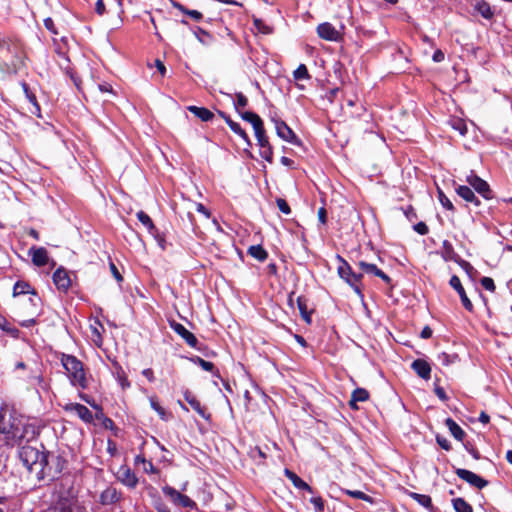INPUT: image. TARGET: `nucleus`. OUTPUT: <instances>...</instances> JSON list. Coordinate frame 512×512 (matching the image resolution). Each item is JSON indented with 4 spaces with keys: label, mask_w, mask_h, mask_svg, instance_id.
Listing matches in <instances>:
<instances>
[{
    "label": "nucleus",
    "mask_w": 512,
    "mask_h": 512,
    "mask_svg": "<svg viewBox=\"0 0 512 512\" xmlns=\"http://www.w3.org/2000/svg\"><path fill=\"white\" fill-rule=\"evenodd\" d=\"M7 412L0 405V435L3 436V440L8 446L27 448L25 443H28L34 437V430L18 418L10 416L7 420Z\"/></svg>",
    "instance_id": "1"
},
{
    "label": "nucleus",
    "mask_w": 512,
    "mask_h": 512,
    "mask_svg": "<svg viewBox=\"0 0 512 512\" xmlns=\"http://www.w3.org/2000/svg\"><path fill=\"white\" fill-rule=\"evenodd\" d=\"M66 463V459L59 454V450H46L45 456H42V466L37 471V479L57 478L65 469Z\"/></svg>",
    "instance_id": "2"
},
{
    "label": "nucleus",
    "mask_w": 512,
    "mask_h": 512,
    "mask_svg": "<svg viewBox=\"0 0 512 512\" xmlns=\"http://www.w3.org/2000/svg\"><path fill=\"white\" fill-rule=\"evenodd\" d=\"M61 364L66 370L67 376L73 386L82 390L87 389L88 380L84 371L83 363L73 355L63 353Z\"/></svg>",
    "instance_id": "3"
},
{
    "label": "nucleus",
    "mask_w": 512,
    "mask_h": 512,
    "mask_svg": "<svg viewBox=\"0 0 512 512\" xmlns=\"http://www.w3.org/2000/svg\"><path fill=\"white\" fill-rule=\"evenodd\" d=\"M337 259L341 263V265L338 267V274L340 278L348 283L360 298H363V293L360 286L363 274L353 272L349 263L340 255L337 256Z\"/></svg>",
    "instance_id": "4"
},
{
    "label": "nucleus",
    "mask_w": 512,
    "mask_h": 512,
    "mask_svg": "<svg viewBox=\"0 0 512 512\" xmlns=\"http://www.w3.org/2000/svg\"><path fill=\"white\" fill-rule=\"evenodd\" d=\"M46 450H18V457L29 473L37 476V471L42 466V456H45Z\"/></svg>",
    "instance_id": "5"
},
{
    "label": "nucleus",
    "mask_w": 512,
    "mask_h": 512,
    "mask_svg": "<svg viewBox=\"0 0 512 512\" xmlns=\"http://www.w3.org/2000/svg\"><path fill=\"white\" fill-rule=\"evenodd\" d=\"M466 182L484 199L491 200L494 197L488 182L479 177L474 171H470L466 176Z\"/></svg>",
    "instance_id": "6"
},
{
    "label": "nucleus",
    "mask_w": 512,
    "mask_h": 512,
    "mask_svg": "<svg viewBox=\"0 0 512 512\" xmlns=\"http://www.w3.org/2000/svg\"><path fill=\"white\" fill-rule=\"evenodd\" d=\"M455 473L460 479L464 480L469 485L477 489H483L488 485L487 480L483 479L482 477H480L479 475L470 470L458 468L456 469Z\"/></svg>",
    "instance_id": "7"
},
{
    "label": "nucleus",
    "mask_w": 512,
    "mask_h": 512,
    "mask_svg": "<svg viewBox=\"0 0 512 512\" xmlns=\"http://www.w3.org/2000/svg\"><path fill=\"white\" fill-rule=\"evenodd\" d=\"M115 476L119 482L128 488H135L138 484L136 474L127 465H121L115 472Z\"/></svg>",
    "instance_id": "8"
},
{
    "label": "nucleus",
    "mask_w": 512,
    "mask_h": 512,
    "mask_svg": "<svg viewBox=\"0 0 512 512\" xmlns=\"http://www.w3.org/2000/svg\"><path fill=\"white\" fill-rule=\"evenodd\" d=\"M163 491L164 494L169 496L171 501L178 506L187 508H194L196 506L195 502L191 498L172 487H166Z\"/></svg>",
    "instance_id": "9"
},
{
    "label": "nucleus",
    "mask_w": 512,
    "mask_h": 512,
    "mask_svg": "<svg viewBox=\"0 0 512 512\" xmlns=\"http://www.w3.org/2000/svg\"><path fill=\"white\" fill-rule=\"evenodd\" d=\"M169 324H170V328L176 334H178L186 342L187 345H189L192 348L197 347L198 340L192 332L187 330L181 323H178L174 320L170 321Z\"/></svg>",
    "instance_id": "10"
},
{
    "label": "nucleus",
    "mask_w": 512,
    "mask_h": 512,
    "mask_svg": "<svg viewBox=\"0 0 512 512\" xmlns=\"http://www.w3.org/2000/svg\"><path fill=\"white\" fill-rule=\"evenodd\" d=\"M449 285L458 293L461 303L464 306V308L469 312H473V309H474L473 304H472L471 300L468 298V296L465 292V289L461 284L459 277L456 275H453L450 278Z\"/></svg>",
    "instance_id": "11"
},
{
    "label": "nucleus",
    "mask_w": 512,
    "mask_h": 512,
    "mask_svg": "<svg viewBox=\"0 0 512 512\" xmlns=\"http://www.w3.org/2000/svg\"><path fill=\"white\" fill-rule=\"evenodd\" d=\"M52 278L55 286L59 291H68V289L71 286V279L68 271L65 268L59 267L58 269H56L55 272L53 273Z\"/></svg>",
    "instance_id": "12"
},
{
    "label": "nucleus",
    "mask_w": 512,
    "mask_h": 512,
    "mask_svg": "<svg viewBox=\"0 0 512 512\" xmlns=\"http://www.w3.org/2000/svg\"><path fill=\"white\" fill-rule=\"evenodd\" d=\"M277 135L292 144H298L299 140L293 130L282 120H275Z\"/></svg>",
    "instance_id": "13"
},
{
    "label": "nucleus",
    "mask_w": 512,
    "mask_h": 512,
    "mask_svg": "<svg viewBox=\"0 0 512 512\" xmlns=\"http://www.w3.org/2000/svg\"><path fill=\"white\" fill-rule=\"evenodd\" d=\"M317 34L320 38L327 41H338L340 38L339 32L329 22L319 24L317 26Z\"/></svg>",
    "instance_id": "14"
},
{
    "label": "nucleus",
    "mask_w": 512,
    "mask_h": 512,
    "mask_svg": "<svg viewBox=\"0 0 512 512\" xmlns=\"http://www.w3.org/2000/svg\"><path fill=\"white\" fill-rule=\"evenodd\" d=\"M52 512H85V508L76 500L62 499Z\"/></svg>",
    "instance_id": "15"
},
{
    "label": "nucleus",
    "mask_w": 512,
    "mask_h": 512,
    "mask_svg": "<svg viewBox=\"0 0 512 512\" xmlns=\"http://www.w3.org/2000/svg\"><path fill=\"white\" fill-rule=\"evenodd\" d=\"M358 266L363 272L370 274V275L377 276V277L381 278L385 283L391 284V281H392L391 278L386 273H384L381 269H379L375 264H371V263L361 260L358 262Z\"/></svg>",
    "instance_id": "16"
},
{
    "label": "nucleus",
    "mask_w": 512,
    "mask_h": 512,
    "mask_svg": "<svg viewBox=\"0 0 512 512\" xmlns=\"http://www.w3.org/2000/svg\"><path fill=\"white\" fill-rule=\"evenodd\" d=\"M218 114L220 117H222L229 128L237 134L239 137H241L248 145H251L250 139L248 134L245 132L244 129L240 126L239 123L233 121L230 116H228L225 112L218 110Z\"/></svg>",
    "instance_id": "17"
},
{
    "label": "nucleus",
    "mask_w": 512,
    "mask_h": 512,
    "mask_svg": "<svg viewBox=\"0 0 512 512\" xmlns=\"http://www.w3.org/2000/svg\"><path fill=\"white\" fill-rule=\"evenodd\" d=\"M29 255L32 263L37 267L45 266L48 263V252L44 247H31Z\"/></svg>",
    "instance_id": "18"
},
{
    "label": "nucleus",
    "mask_w": 512,
    "mask_h": 512,
    "mask_svg": "<svg viewBox=\"0 0 512 512\" xmlns=\"http://www.w3.org/2000/svg\"><path fill=\"white\" fill-rule=\"evenodd\" d=\"M184 399L203 419H210V413L207 412V409L201 405L200 401L190 391H185Z\"/></svg>",
    "instance_id": "19"
},
{
    "label": "nucleus",
    "mask_w": 512,
    "mask_h": 512,
    "mask_svg": "<svg viewBox=\"0 0 512 512\" xmlns=\"http://www.w3.org/2000/svg\"><path fill=\"white\" fill-rule=\"evenodd\" d=\"M21 86L26 99L31 104L29 112L37 116L38 118H41V108L37 101L36 95L30 90L29 85L27 83L23 82Z\"/></svg>",
    "instance_id": "20"
},
{
    "label": "nucleus",
    "mask_w": 512,
    "mask_h": 512,
    "mask_svg": "<svg viewBox=\"0 0 512 512\" xmlns=\"http://www.w3.org/2000/svg\"><path fill=\"white\" fill-rule=\"evenodd\" d=\"M412 370L422 379L429 380L431 377V366L424 359H416L411 364Z\"/></svg>",
    "instance_id": "21"
},
{
    "label": "nucleus",
    "mask_w": 512,
    "mask_h": 512,
    "mask_svg": "<svg viewBox=\"0 0 512 512\" xmlns=\"http://www.w3.org/2000/svg\"><path fill=\"white\" fill-rule=\"evenodd\" d=\"M67 410L74 411L78 417L86 423L93 421L92 412L84 405L79 403H72L66 407Z\"/></svg>",
    "instance_id": "22"
},
{
    "label": "nucleus",
    "mask_w": 512,
    "mask_h": 512,
    "mask_svg": "<svg viewBox=\"0 0 512 512\" xmlns=\"http://www.w3.org/2000/svg\"><path fill=\"white\" fill-rule=\"evenodd\" d=\"M285 476L293 483V485L300 490L308 491L309 493H313V489L310 485H308L304 480H302L296 473L291 471L288 468L284 469Z\"/></svg>",
    "instance_id": "23"
},
{
    "label": "nucleus",
    "mask_w": 512,
    "mask_h": 512,
    "mask_svg": "<svg viewBox=\"0 0 512 512\" xmlns=\"http://www.w3.org/2000/svg\"><path fill=\"white\" fill-rule=\"evenodd\" d=\"M369 399V392L365 388H356L352 394L349 401V407L353 410L358 409V402H364Z\"/></svg>",
    "instance_id": "24"
},
{
    "label": "nucleus",
    "mask_w": 512,
    "mask_h": 512,
    "mask_svg": "<svg viewBox=\"0 0 512 512\" xmlns=\"http://www.w3.org/2000/svg\"><path fill=\"white\" fill-rule=\"evenodd\" d=\"M187 109L203 122L211 121L214 118V113L205 107L191 105Z\"/></svg>",
    "instance_id": "25"
},
{
    "label": "nucleus",
    "mask_w": 512,
    "mask_h": 512,
    "mask_svg": "<svg viewBox=\"0 0 512 512\" xmlns=\"http://www.w3.org/2000/svg\"><path fill=\"white\" fill-rule=\"evenodd\" d=\"M442 258L445 261H454L457 263L461 257L455 252L453 245L448 241L444 240L442 243Z\"/></svg>",
    "instance_id": "26"
},
{
    "label": "nucleus",
    "mask_w": 512,
    "mask_h": 512,
    "mask_svg": "<svg viewBox=\"0 0 512 512\" xmlns=\"http://www.w3.org/2000/svg\"><path fill=\"white\" fill-rule=\"evenodd\" d=\"M297 307L299 309L302 319L307 323H311V311L308 309V300L304 296L297 297Z\"/></svg>",
    "instance_id": "27"
},
{
    "label": "nucleus",
    "mask_w": 512,
    "mask_h": 512,
    "mask_svg": "<svg viewBox=\"0 0 512 512\" xmlns=\"http://www.w3.org/2000/svg\"><path fill=\"white\" fill-rule=\"evenodd\" d=\"M24 294H32L34 296L37 295L35 289L32 288L29 283L25 281H17L13 287V295L19 296Z\"/></svg>",
    "instance_id": "28"
},
{
    "label": "nucleus",
    "mask_w": 512,
    "mask_h": 512,
    "mask_svg": "<svg viewBox=\"0 0 512 512\" xmlns=\"http://www.w3.org/2000/svg\"><path fill=\"white\" fill-rule=\"evenodd\" d=\"M150 406L151 408L159 415V417L164 420L168 421L172 418V413L168 412L163 408L160 403L158 402L157 398L155 396H151L149 398Z\"/></svg>",
    "instance_id": "29"
},
{
    "label": "nucleus",
    "mask_w": 512,
    "mask_h": 512,
    "mask_svg": "<svg viewBox=\"0 0 512 512\" xmlns=\"http://www.w3.org/2000/svg\"><path fill=\"white\" fill-rule=\"evenodd\" d=\"M119 494L115 488L108 487L100 495V501L104 505L113 504L119 500Z\"/></svg>",
    "instance_id": "30"
},
{
    "label": "nucleus",
    "mask_w": 512,
    "mask_h": 512,
    "mask_svg": "<svg viewBox=\"0 0 512 512\" xmlns=\"http://www.w3.org/2000/svg\"><path fill=\"white\" fill-rule=\"evenodd\" d=\"M409 496L413 500H415L419 505L423 506L424 508H426L430 512H433L434 506L432 504V499H431L430 496L424 495V494H419V493H416V492H410Z\"/></svg>",
    "instance_id": "31"
},
{
    "label": "nucleus",
    "mask_w": 512,
    "mask_h": 512,
    "mask_svg": "<svg viewBox=\"0 0 512 512\" xmlns=\"http://www.w3.org/2000/svg\"><path fill=\"white\" fill-rule=\"evenodd\" d=\"M240 116L243 120L251 123L254 131L256 129H259L260 127L264 126L263 121L260 118V116L254 112H251V111L242 112V113H240Z\"/></svg>",
    "instance_id": "32"
},
{
    "label": "nucleus",
    "mask_w": 512,
    "mask_h": 512,
    "mask_svg": "<svg viewBox=\"0 0 512 512\" xmlns=\"http://www.w3.org/2000/svg\"><path fill=\"white\" fill-rule=\"evenodd\" d=\"M445 424L455 439L463 440L465 432L453 419L447 418Z\"/></svg>",
    "instance_id": "33"
},
{
    "label": "nucleus",
    "mask_w": 512,
    "mask_h": 512,
    "mask_svg": "<svg viewBox=\"0 0 512 512\" xmlns=\"http://www.w3.org/2000/svg\"><path fill=\"white\" fill-rule=\"evenodd\" d=\"M247 253L260 262H264L268 258L267 251L261 245H252L248 248Z\"/></svg>",
    "instance_id": "34"
},
{
    "label": "nucleus",
    "mask_w": 512,
    "mask_h": 512,
    "mask_svg": "<svg viewBox=\"0 0 512 512\" xmlns=\"http://www.w3.org/2000/svg\"><path fill=\"white\" fill-rule=\"evenodd\" d=\"M81 399L84 400L85 402H87L88 404H90L93 408H95L97 410L96 414H95V417L97 419H103V424L105 426V428H109V427H112L113 426V421L110 419V418H107V417H104V414L102 412V409L95 405V404H92L89 400V397L87 395H84V394H81L80 395Z\"/></svg>",
    "instance_id": "35"
},
{
    "label": "nucleus",
    "mask_w": 512,
    "mask_h": 512,
    "mask_svg": "<svg viewBox=\"0 0 512 512\" xmlns=\"http://www.w3.org/2000/svg\"><path fill=\"white\" fill-rule=\"evenodd\" d=\"M135 466L142 469L145 473H154L155 468L151 461H148L143 455H137L134 460Z\"/></svg>",
    "instance_id": "36"
},
{
    "label": "nucleus",
    "mask_w": 512,
    "mask_h": 512,
    "mask_svg": "<svg viewBox=\"0 0 512 512\" xmlns=\"http://www.w3.org/2000/svg\"><path fill=\"white\" fill-rule=\"evenodd\" d=\"M172 6L176 9H178L179 11H181L183 14L190 16L195 21H200L203 18V15L201 12H199L197 10H190L175 0L172 1Z\"/></svg>",
    "instance_id": "37"
},
{
    "label": "nucleus",
    "mask_w": 512,
    "mask_h": 512,
    "mask_svg": "<svg viewBox=\"0 0 512 512\" xmlns=\"http://www.w3.org/2000/svg\"><path fill=\"white\" fill-rule=\"evenodd\" d=\"M136 217L147 228L149 233L156 232L157 228H156V226L154 225L152 219L150 218V216L147 213H145L142 210L138 211L136 213Z\"/></svg>",
    "instance_id": "38"
},
{
    "label": "nucleus",
    "mask_w": 512,
    "mask_h": 512,
    "mask_svg": "<svg viewBox=\"0 0 512 512\" xmlns=\"http://www.w3.org/2000/svg\"><path fill=\"white\" fill-rule=\"evenodd\" d=\"M191 361L193 363L199 365L203 370L210 371L213 373V375H215L217 377L220 376L218 370L214 371L215 366L212 362L206 361L199 356H194L193 358H191Z\"/></svg>",
    "instance_id": "39"
},
{
    "label": "nucleus",
    "mask_w": 512,
    "mask_h": 512,
    "mask_svg": "<svg viewBox=\"0 0 512 512\" xmlns=\"http://www.w3.org/2000/svg\"><path fill=\"white\" fill-rule=\"evenodd\" d=\"M452 505L455 512H473L472 506L464 498L452 499Z\"/></svg>",
    "instance_id": "40"
},
{
    "label": "nucleus",
    "mask_w": 512,
    "mask_h": 512,
    "mask_svg": "<svg viewBox=\"0 0 512 512\" xmlns=\"http://www.w3.org/2000/svg\"><path fill=\"white\" fill-rule=\"evenodd\" d=\"M475 9L485 19H491L494 15L490 5L484 0L477 2L475 5Z\"/></svg>",
    "instance_id": "41"
},
{
    "label": "nucleus",
    "mask_w": 512,
    "mask_h": 512,
    "mask_svg": "<svg viewBox=\"0 0 512 512\" xmlns=\"http://www.w3.org/2000/svg\"><path fill=\"white\" fill-rule=\"evenodd\" d=\"M455 191L459 197L464 199L465 201H470L474 199V191L469 187L465 185H458L455 188Z\"/></svg>",
    "instance_id": "42"
},
{
    "label": "nucleus",
    "mask_w": 512,
    "mask_h": 512,
    "mask_svg": "<svg viewBox=\"0 0 512 512\" xmlns=\"http://www.w3.org/2000/svg\"><path fill=\"white\" fill-rule=\"evenodd\" d=\"M343 493H345L346 495L352 497V498H355V499H360V500H363V501H366L368 503H373V498L367 494H365L364 492L362 491H359V490H349V489H346V490H343Z\"/></svg>",
    "instance_id": "43"
},
{
    "label": "nucleus",
    "mask_w": 512,
    "mask_h": 512,
    "mask_svg": "<svg viewBox=\"0 0 512 512\" xmlns=\"http://www.w3.org/2000/svg\"><path fill=\"white\" fill-rule=\"evenodd\" d=\"M438 360L440 363L444 366L451 365L459 360V357L457 354H448L446 352H442L438 355Z\"/></svg>",
    "instance_id": "44"
},
{
    "label": "nucleus",
    "mask_w": 512,
    "mask_h": 512,
    "mask_svg": "<svg viewBox=\"0 0 512 512\" xmlns=\"http://www.w3.org/2000/svg\"><path fill=\"white\" fill-rule=\"evenodd\" d=\"M259 147L270 145L264 126L254 131Z\"/></svg>",
    "instance_id": "45"
},
{
    "label": "nucleus",
    "mask_w": 512,
    "mask_h": 512,
    "mask_svg": "<svg viewBox=\"0 0 512 512\" xmlns=\"http://www.w3.org/2000/svg\"><path fill=\"white\" fill-rule=\"evenodd\" d=\"M452 128L460 133V135L464 136L467 133V125L460 118H454L450 121Z\"/></svg>",
    "instance_id": "46"
},
{
    "label": "nucleus",
    "mask_w": 512,
    "mask_h": 512,
    "mask_svg": "<svg viewBox=\"0 0 512 512\" xmlns=\"http://www.w3.org/2000/svg\"><path fill=\"white\" fill-rule=\"evenodd\" d=\"M293 77L295 80H305L309 79L310 75L308 69L305 64H300L297 69L293 72Z\"/></svg>",
    "instance_id": "47"
},
{
    "label": "nucleus",
    "mask_w": 512,
    "mask_h": 512,
    "mask_svg": "<svg viewBox=\"0 0 512 512\" xmlns=\"http://www.w3.org/2000/svg\"><path fill=\"white\" fill-rule=\"evenodd\" d=\"M438 199H439V202L441 203V205L445 209L452 211V212L455 211V207H454L453 203L449 200V198L445 195V193L440 189H438Z\"/></svg>",
    "instance_id": "48"
},
{
    "label": "nucleus",
    "mask_w": 512,
    "mask_h": 512,
    "mask_svg": "<svg viewBox=\"0 0 512 512\" xmlns=\"http://www.w3.org/2000/svg\"><path fill=\"white\" fill-rule=\"evenodd\" d=\"M457 264L467 273L470 278H473V276L477 274V270L468 261L461 258Z\"/></svg>",
    "instance_id": "49"
},
{
    "label": "nucleus",
    "mask_w": 512,
    "mask_h": 512,
    "mask_svg": "<svg viewBox=\"0 0 512 512\" xmlns=\"http://www.w3.org/2000/svg\"><path fill=\"white\" fill-rule=\"evenodd\" d=\"M260 156L269 163L273 162V148L271 145L260 147Z\"/></svg>",
    "instance_id": "50"
},
{
    "label": "nucleus",
    "mask_w": 512,
    "mask_h": 512,
    "mask_svg": "<svg viewBox=\"0 0 512 512\" xmlns=\"http://www.w3.org/2000/svg\"><path fill=\"white\" fill-rule=\"evenodd\" d=\"M254 26L255 28L263 33V34H271L272 33V28L270 26H268L267 24H265L261 19H254Z\"/></svg>",
    "instance_id": "51"
},
{
    "label": "nucleus",
    "mask_w": 512,
    "mask_h": 512,
    "mask_svg": "<svg viewBox=\"0 0 512 512\" xmlns=\"http://www.w3.org/2000/svg\"><path fill=\"white\" fill-rule=\"evenodd\" d=\"M247 104H248L247 97L241 92L236 93V101L234 103L235 109L237 111H239L240 108L246 107Z\"/></svg>",
    "instance_id": "52"
},
{
    "label": "nucleus",
    "mask_w": 512,
    "mask_h": 512,
    "mask_svg": "<svg viewBox=\"0 0 512 512\" xmlns=\"http://www.w3.org/2000/svg\"><path fill=\"white\" fill-rule=\"evenodd\" d=\"M480 283L481 285L483 286L484 289L490 291V292H494L495 291V284H494V280L490 277H483L481 280H480Z\"/></svg>",
    "instance_id": "53"
},
{
    "label": "nucleus",
    "mask_w": 512,
    "mask_h": 512,
    "mask_svg": "<svg viewBox=\"0 0 512 512\" xmlns=\"http://www.w3.org/2000/svg\"><path fill=\"white\" fill-rule=\"evenodd\" d=\"M276 203H277V207L279 208V210L282 213H284L286 215L291 213V209L285 199L277 198Z\"/></svg>",
    "instance_id": "54"
},
{
    "label": "nucleus",
    "mask_w": 512,
    "mask_h": 512,
    "mask_svg": "<svg viewBox=\"0 0 512 512\" xmlns=\"http://www.w3.org/2000/svg\"><path fill=\"white\" fill-rule=\"evenodd\" d=\"M310 502L313 504L316 512H323L324 511V501H323V499L320 496L312 497L310 499Z\"/></svg>",
    "instance_id": "55"
},
{
    "label": "nucleus",
    "mask_w": 512,
    "mask_h": 512,
    "mask_svg": "<svg viewBox=\"0 0 512 512\" xmlns=\"http://www.w3.org/2000/svg\"><path fill=\"white\" fill-rule=\"evenodd\" d=\"M413 229L420 235H426L429 232L428 226L424 222L415 224Z\"/></svg>",
    "instance_id": "56"
},
{
    "label": "nucleus",
    "mask_w": 512,
    "mask_h": 512,
    "mask_svg": "<svg viewBox=\"0 0 512 512\" xmlns=\"http://www.w3.org/2000/svg\"><path fill=\"white\" fill-rule=\"evenodd\" d=\"M44 26L51 33H53L55 35L58 34L57 29L55 27V24H54V21H53L52 18L48 17V18L44 19Z\"/></svg>",
    "instance_id": "57"
},
{
    "label": "nucleus",
    "mask_w": 512,
    "mask_h": 512,
    "mask_svg": "<svg viewBox=\"0 0 512 512\" xmlns=\"http://www.w3.org/2000/svg\"><path fill=\"white\" fill-rule=\"evenodd\" d=\"M154 239L157 241L158 245L161 247V249H165V238L162 234H160L159 230L156 229V232L150 233Z\"/></svg>",
    "instance_id": "58"
},
{
    "label": "nucleus",
    "mask_w": 512,
    "mask_h": 512,
    "mask_svg": "<svg viewBox=\"0 0 512 512\" xmlns=\"http://www.w3.org/2000/svg\"><path fill=\"white\" fill-rule=\"evenodd\" d=\"M434 392L435 394L437 395V397L441 400V401H447L448 400V396L444 390V388L440 387V386H435L434 388Z\"/></svg>",
    "instance_id": "59"
},
{
    "label": "nucleus",
    "mask_w": 512,
    "mask_h": 512,
    "mask_svg": "<svg viewBox=\"0 0 512 512\" xmlns=\"http://www.w3.org/2000/svg\"><path fill=\"white\" fill-rule=\"evenodd\" d=\"M109 267H110L111 273L114 276V278L118 282H121L123 280V277L120 274V272H119L118 268L116 267V265L113 262H110Z\"/></svg>",
    "instance_id": "60"
},
{
    "label": "nucleus",
    "mask_w": 512,
    "mask_h": 512,
    "mask_svg": "<svg viewBox=\"0 0 512 512\" xmlns=\"http://www.w3.org/2000/svg\"><path fill=\"white\" fill-rule=\"evenodd\" d=\"M196 210L197 212L203 214L206 218L211 217V212L202 203L196 204Z\"/></svg>",
    "instance_id": "61"
},
{
    "label": "nucleus",
    "mask_w": 512,
    "mask_h": 512,
    "mask_svg": "<svg viewBox=\"0 0 512 512\" xmlns=\"http://www.w3.org/2000/svg\"><path fill=\"white\" fill-rule=\"evenodd\" d=\"M195 36L199 39L200 42L205 43L204 37H210V34L201 28H197V31H195Z\"/></svg>",
    "instance_id": "62"
},
{
    "label": "nucleus",
    "mask_w": 512,
    "mask_h": 512,
    "mask_svg": "<svg viewBox=\"0 0 512 512\" xmlns=\"http://www.w3.org/2000/svg\"><path fill=\"white\" fill-rule=\"evenodd\" d=\"M5 332H7L11 337L15 339H18L20 336V330L11 325L5 330Z\"/></svg>",
    "instance_id": "63"
},
{
    "label": "nucleus",
    "mask_w": 512,
    "mask_h": 512,
    "mask_svg": "<svg viewBox=\"0 0 512 512\" xmlns=\"http://www.w3.org/2000/svg\"><path fill=\"white\" fill-rule=\"evenodd\" d=\"M405 215L410 221L417 218V213L412 206L407 207V209L405 210Z\"/></svg>",
    "instance_id": "64"
}]
</instances>
